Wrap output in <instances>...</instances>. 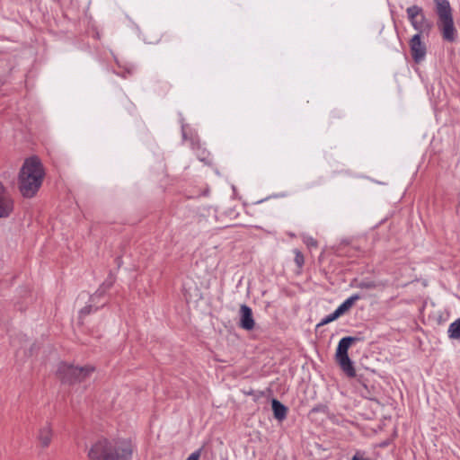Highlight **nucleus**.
Listing matches in <instances>:
<instances>
[{"mask_svg": "<svg viewBox=\"0 0 460 460\" xmlns=\"http://www.w3.org/2000/svg\"><path fill=\"white\" fill-rule=\"evenodd\" d=\"M135 445L130 438L100 439L88 452L89 460H131Z\"/></svg>", "mask_w": 460, "mask_h": 460, "instance_id": "obj_1", "label": "nucleus"}, {"mask_svg": "<svg viewBox=\"0 0 460 460\" xmlns=\"http://www.w3.org/2000/svg\"><path fill=\"white\" fill-rule=\"evenodd\" d=\"M45 172L36 156L27 158L19 173V190L24 198H32L40 190Z\"/></svg>", "mask_w": 460, "mask_h": 460, "instance_id": "obj_2", "label": "nucleus"}, {"mask_svg": "<svg viewBox=\"0 0 460 460\" xmlns=\"http://www.w3.org/2000/svg\"><path fill=\"white\" fill-rule=\"evenodd\" d=\"M438 14V26L442 37L448 42L456 40V30L454 25L452 9L448 0H434Z\"/></svg>", "mask_w": 460, "mask_h": 460, "instance_id": "obj_3", "label": "nucleus"}, {"mask_svg": "<svg viewBox=\"0 0 460 460\" xmlns=\"http://www.w3.org/2000/svg\"><path fill=\"white\" fill-rule=\"evenodd\" d=\"M359 341L357 337L346 336L340 340L335 354L336 362L341 370L349 376L355 377L356 370L353 362L349 357L348 350L349 347L356 341Z\"/></svg>", "mask_w": 460, "mask_h": 460, "instance_id": "obj_4", "label": "nucleus"}, {"mask_svg": "<svg viewBox=\"0 0 460 460\" xmlns=\"http://www.w3.org/2000/svg\"><path fill=\"white\" fill-rule=\"evenodd\" d=\"M92 366L75 367L74 365L61 362L58 365L57 375L63 383L74 384L84 381L93 372Z\"/></svg>", "mask_w": 460, "mask_h": 460, "instance_id": "obj_5", "label": "nucleus"}, {"mask_svg": "<svg viewBox=\"0 0 460 460\" xmlns=\"http://www.w3.org/2000/svg\"><path fill=\"white\" fill-rule=\"evenodd\" d=\"M408 19L413 27L421 35V33L429 32L432 24L423 14V10L418 5H411L406 9Z\"/></svg>", "mask_w": 460, "mask_h": 460, "instance_id": "obj_6", "label": "nucleus"}, {"mask_svg": "<svg viewBox=\"0 0 460 460\" xmlns=\"http://www.w3.org/2000/svg\"><path fill=\"white\" fill-rule=\"evenodd\" d=\"M113 279L111 277L108 278L96 290V292L91 296L90 302L95 303L97 300L104 296L106 291L111 288L113 285ZM99 306H94L93 304H90L80 311V316L83 317L84 315H87L91 314L93 310L96 311Z\"/></svg>", "mask_w": 460, "mask_h": 460, "instance_id": "obj_7", "label": "nucleus"}, {"mask_svg": "<svg viewBox=\"0 0 460 460\" xmlns=\"http://www.w3.org/2000/svg\"><path fill=\"white\" fill-rule=\"evenodd\" d=\"M412 59L415 63H420L424 60L427 53V48L420 39V33L412 36L409 42Z\"/></svg>", "mask_w": 460, "mask_h": 460, "instance_id": "obj_8", "label": "nucleus"}, {"mask_svg": "<svg viewBox=\"0 0 460 460\" xmlns=\"http://www.w3.org/2000/svg\"><path fill=\"white\" fill-rule=\"evenodd\" d=\"M13 209V202L0 181V218L8 217Z\"/></svg>", "mask_w": 460, "mask_h": 460, "instance_id": "obj_9", "label": "nucleus"}, {"mask_svg": "<svg viewBox=\"0 0 460 460\" xmlns=\"http://www.w3.org/2000/svg\"><path fill=\"white\" fill-rule=\"evenodd\" d=\"M255 322L252 316L251 307L246 305H242L240 307V323L239 326L246 331H251L254 328Z\"/></svg>", "mask_w": 460, "mask_h": 460, "instance_id": "obj_10", "label": "nucleus"}, {"mask_svg": "<svg viewBox=\"0 0 460 460\" xmlns=\"http://www.w3.org/2000/svg\"><path fill=\"white\" fill-rule=\"evenodd\" d=\"M52 438V429L49 423L45 424L39 430L38 440L42 447L49 446Z\"/></svg>", "mask_w": 460, "mask_h": 460, "instance_id": "obj_11", "label": "nucleus"}, {"mask_svg": "<svg viewBox=\"0 0 460 460\" xmlns=\"http://www.w3.org/2000/svg\"><path fill=\"white\" fill-rule=\"evenodd\" d=\"M362 297L359 294H353L346 300H344L335 310L338 312L340 315L344 314L347 311H349L354 304Z\"/></svg>", "mask_w": 460, "mask_h": 460, "instance_id": "obj_12", "label": "nucleus"}, {"mask_svg": "<svg viewBox=\"0 0 460 460\" xmlns=\"http://www.w3.org/2000/svg\"><path fill=\"white\" fill-rule=\"evenodd\" d=\"M273 414L276 420H283L287 418L288 408L277 399L271 402Z\"/></svg>", "mask_w": 460, "mask_h": 460, "instance_id": "obj_13", "label": "nucleus"}, {"mask_svg": "<svg viewBox=\"0 0 460 460\" xmlns=\"http://www.w3.org/2000/svg\"><path fill=\"white\" fill-rule=\"evenodd\" d=\"M447 336L452 340L460 339V317L449 324L447 329Z\"/></svg>", "mask_w": 460, "mask_h": 460, "instance_id": "obj_14", "label": "nucleus"}, {"mask_svg": "<svg viewBox=\"0 0 460 460\" xmlns=\"http://www.w3.org/2000/svg\"><path fill=\"white\" fill-rule=\"evenodd\" d=\"M353 282H356V284H352V286L360 289H374L377 287V284L373 280H361L358 282L357 279H354Z\"/></svg>", "mask_w": 460, "mask_h": 460, "instance_id": "obj_15", "label": "nucleus"}, {"mask_svg": "<svg viewBox=\"0 0 460 460\" xmlns=\"http://www.w3.org/2000/svg\"><path fill=\"white\" fill-rule=\"evenodd\" d=\"M341 315L338 314V312L335 310L334 312H332V314L324 316L321 321L320 323L316 325L317 327H320V326H323V325H325L327 323H330L333 321H335L336 319H338Z\"/></svg>", "mask_w": 460, "mask_h": 460, "instance_id": "obj_16", "label": "nucleus"}, {"mask_svg": "<svg viewBox=\"0 0 460 460\" xmlns=\"http://www.w3.org/2000/svg\"><path fill=\"white\" fill-rule=\"evenodd\" d=\"M293 252L295 254V263L296 264L298 269L301 270L305 263L304 255L298 249H294Z\"/></svg>", "mask_w": 460, "mask_h": 460, "instance_id": "obj_17", "label": "nucleus"}, {"mask_svg": "<svg viewBox=\"0 0 460 460\" xmlns=\"http://www.w3.org/2000/svg\"><path fill=\"white\" fill-rule=\"evenodd\" d=\"M303 242L310 249L316 248L318 246L317 241L310 235H304Z\"/></svg>", "mask_w": 460, "mask_h": 460, "instance_id": "obj_18", "label": "nucleus"}, {"mask_svg": "<svg viewBox=\"0 0 460 460\" xmlns=\"http://www.w3.org/2000/svg\"><path fill=\"white\" fill-rule=\"evenodd\" d=\"M198 158L206 164L210 163L209 154L206 150H201L197 154Z\"/></svg>", "mask_w": 460, "mask_h": 460, "instance_id": "obj_19", "label": "nucleus"}, {"mask_svg": "<svg viewBox=\"0 0 460 460\" xmlns=\"http://www.w3.org/2000/svg\"><path fill=\"white\" fill-rule=\"evenodd\" d=\"M351 460H372L369 457L365 456L364 452L357 451L355 455L352 456Z\"/></svg>", "mask_w": 460, "mask_h": 460, "instance_id": "obj_20", "label": "nucleus"}, {"mask_svg": "<svg viewBox=\"0 0 460 460\" xmlns=\"http://www.w3.org/2000/svg\"><path fill=\"white\" fill-rule=\"evenodd\" d=\"M201 455V449H198L192 452L185 460H199Z\"/></svg>", "mask_w": 460, "mask_h": 460, "instance_id": "obj_21", "label": "nucleus"}, {"mask_svg": "<svg viewBox=\"0 0 460 460\" xmlns=\"http://www.w3.org/2000/svg\"><path fill=\"white\" fill-rule=\"evenodd\" d=\"M182 137L183 138H186V134H185V130H184V127L182 126Z\"/></svg>", "mask_w": 460, "mask_h": 460, "instance_id": "obj_22", "label": "nucleus"}, {"mask_svg": "<svg viewBox=\"0 0 460 460\" xmlns=\"http://www.w3.org/2000/svg\"><path fill=\"white\" fill-rule=\"evenodd\" d=\"M32 350H33V347L31 348V350H30V355L32 354Z\"/></svg>", "mask_w": 460, "mask_h": 460, "instance_id": "obj_23", "label": "nucleus"}, {"mask_svg": "<svg viewBox=\"0 0 460 460\" xmlns=\"http://www.w3.org/2000/svg\"><path fill=\"white\" fill-rule=\"evenodd\" d=\"M318 411V408H314L313 409V411Z\"/></svg>", "mask_w": 460, "mask_h": 460, "instance_id": "obj_24", "label": "nucleus"}]
</instances>
